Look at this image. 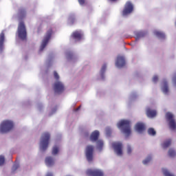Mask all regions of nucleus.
<instances>
[{
  "instance_id": "obj_8",
  "label": "nucleus",
  "mask_w": 176,
  "mask_h": 176,
  "mask_svg": "<svg viewBox=\"0 0 176 176\" xmlns=\"http://www.w3.org/2000/svg\"><path fill=\"white\" fill-rule=\"evenodd\" d=\"M65 90L64 84L63 82L58 81L54 85V91L56 94H61Z\"/></svg>"
},
{
  "instance_id": "obj_34",
  "label": "nucleus",
  "mask_w": 176,
  "mask_h": 176,
  "mask_svg": "<svg viewBox=\"0 0 176 176\" xmlns=\"http://www.w3.org/2000/svg\"><path fill=\"white\" fill-rule=\"evenodd\" d=\"M105 69H107V65H103V66L102 67V69H101V72L102 73L105 72Z\"/></svg>"
},
{
  "instance_id": "obj_40",
  "label": "nucleus",
  "mask_w": 176,
  "mask_h": 176,
  "mask_svg": "<svg viewBox=\"0 0 176 176\" xmlns=\"http://www.w3.org/2000/svg\"><path fill=\"white\" fill-rule=\"evenodd\" d=\"M46 176H53L52 173H48Z\"/></svg>"
},
{
  "instance_id": "obj_9",
  "label": "nucleus",
  "mask_w": 176,
  "mask_h": 176,
  "mask_svg": "<svg viewBox=\"0 0 176 176\" xmlns=\"http://www.w3.org/2000/svg\"><path fill=\"white\" fill-rule=\"evenodd\" d=\"M93 152H94V147L89 145L86 148L85 155L88 162H93Z\"/></svg>"
},
{
  "instance_id": "obj_14",
  "label": "nucleus",
  "mask_w": 176,
  "mask_h": 176,
  "mask_svg": "<svg viewBox=\"0 0 176 176\" xmlns=\"http://www.w3.org/2000/svg\"><path fill=\"white\" fill-rule=\"evenodd\" d=\"M99 137H100V132L98 131H95L91 134L90 140L92 142H96L98 140Z\"/></svg>"
},
{
  "instance_id": "obj_35",
  "label": "nucleus",
  "mask_w": 176,
  "mask_h": 176,
  "mask_svg": "<svg viewBox=\"0 0 176 176\" xmlns=\"http://www.w3.org/2000/svg\"><path fill=\"white\" fill-rule=\"evenodd\" d=\"M127 153L129 154L131 153V146H127Z\"/></svg>"
},
{
  "instance_id": "obj_25",
  "label": "nucleus",
  "mask_w": 176,
  "mask_h": 176,
  "mask_svg": "<svg viewBox=\"0 0 176 176\" xmlns=\"http://www.w3.org/2000/svg\"><path fill=\"white\" fill-rule=\"evenodd\" d=\"M148 133L149 135H156V131L153 128H150L148 129Z\"/></svg>"
},
{
  "instance_id": "obj_27",
  "label": "nucleus",
  "mask_w": 176,
  "mask_h": 176,
  "mask_svg": "<svg viewBox=\"0 0 176 176\" xmlns=\"http://www.w3.org/2000/svg\"><path fill=\"white\" fill-rule=\"evenodd\" d=\"M168 155L170 157H174V156H175L176 153L175 151L173 150V149H169L168 151Z\"/></svg>"
},
{
  "instance_id": "obj_31",
  "label": "nucleus",
  "mask_w": 176,
  "mask_h": 176,
  "mask_svg": "<svg viewBox=\"0 0 176 176\" xmlns=\"http://www.w3.org/2000/svg\"><path fill=\"white\" fill-rule=\"evenodd\" d=\"M54 76L56 80H58L60 79V76H58L57 72H54Z\"/></svg>"
},
{
  "instance_id": "obj_18",
  "label": "nucleus",
  "mask_w": 176,
  "mask_h": 176,
  "mask_svg": "<svg viewBox=\"0 0 176 176\" xmlns=\"http://www.w3.org/2000/svg\"><path fill=\"white\" fill-rule=\"evenodd\" d=\"M3 42H5V33L0 34V50H3Z\"/></svg>"
},
{
  "instance_id": "obj_17",
  "label": "nucleus",
  "mask_w": 176,
  "mask_h": 176,
  "mask_svg": "<svg viewBox=\"0 0 176 176\" xmlns=\"http://www.w3.org/2000/svg\"><path fill=\"white\" fill-rule=\"evenodd\" d=\"M146 115H147L148 118H155V116H156V115H157V113H156L155 110H153V109L148 108L146 110Z\"/></svg>"
},
{
  "instance_id": "obj_24",
  "label": "nucleus",
  "mask_w": 176,
  "mask_h": 176,
  "mask_svg": "<svg viewBox=\"0 0 176 176\" xmlns=\"http://www.w3.org/2000/svg\"><path fill=\"white\" fill-rule=\"evenodd\" d=\"M60 151V148H58V146H55L53 147L52 148V155H57V153H58V151Z\"/></svg>"
},
{
  "instance_id": "obj_21",
  "label": "nucleus",
  "mask_w": 176,
  "mask_h": 176,
  "mask_svg": "<svg viewBox=\"0 0 176 176\" xmlns=\"http://www.w3.org/2000/svg\"><path fill=\"white\" fill-rule=\"evenodd\" d=\"M156 36H157L158 38H160L161 39H164V38H166V35L164 34V33L162 32H155Z\"/></svg>"
},
{
  "instance_id": "obj_28",
  "label": "nucleus",
  "mask_w": 176,
  "mask_h": 176,
  "mask_svg": "<svg viewBox=\"0 0 176 176\" xmlns=\"http://www.w3.org/2000/svg\"><path fill=\"white\" fill-rule=\"evenodd\" d=\"M3 164H5V157L0 155V166H3Z\"/></svg>"
},
{
  "instance_id": "obj_12",
  "label": "nucleus",
  "mask_w": 176,
  "mask_h": 176,
  "mask_svg": "<svg viewBox=\"0 0 176 176\" xmlns=\"http://www.w3.org/2000/svg\"><path fill=\"white\" fill-rule=\"evenodd\" d=\"M124 65H126V60L124 59V57L118 56L116 66L118 67V68H122Z\"/></svg>"
},
{
  "instance_id": "obj_7",
  "label": "nucleus",
  "mask_w": 176,
  "mask_h": 176,
  "mask_svg": "<svg viewBox=\"0 0 176 176\" xmlns=\"http://www.w3.org/2000/svg\"><path fill=\"white\" fill-rule=\"evenodd\" d=\"M133 10H134V6L131 1H127L125 5L124 10H122V16H127L130 14Z\"/></svg>"
},
{
  "instance_id": "obj_20",
  "label": "nucleus",
  "mask_w": 176,
  "mask_h": 176,
  "mask_svg": "<svg viewBox=\"0 0 176 176\" xmlns=\"http://www.w3.org/2000/svg\"><path fill=\"white\" fill-rule=\"evenodd\" d=\"M18 14L20 16V17H24L26 14L25 9L20 8L19 10Z\"/></svg>"
},
{
  "instance_id": "obj_29",
  "label": "nucleus",
  "mask_w": 176,
  "mask_h": 176,
  "mask_svg": "<svg viewBox=\"0 0 176 176\" xmlns=\"http://www.w3.org/2000/svg\"><path fill=\"white\" fill-rule=\"evenodd\" d=\"M151 160H152V157L151 156L147 157L146 159L143 161V164H146L149 163Z\"/></svg>"
},
{
  "instance_id": "obj_6",
  "label": "nucleus",
  "mask_w": 176,
  "mask_h": 176,
  "mask_svg": "<svg viewBox=\"0 0 176 176\" xmlns=\"http://www.w3.org/2000/svg\"><path fill=\"white\" fill-rule=\"evenodd\" d=\"M53 33V31L52 30H50L45 36L44 37L41 47H40V51L42 52L43 49L47 46V43H49V41H50V38H52V34Z\"/></svg>"
},
{
  "instance_id": "obj_10",
  "label": "nucleus",
  "mask_w": 176,
  "mask_h": 176,
  "mask_svg": "<svg viewBox=\"0 0 176 176\" xmlns=\"http://www.w3.org/2000/svg\"><path fill=\"white\" fill-rule=\"evenodd\" d=\"M112 146L118 156H122V155H123V151L122 150V148H123V144H122V143L114 142L112 144Z\"/></svg>"
},
{
  "instance_id": "obj_15",
  "label": "nucleus",
  "mask_w": 176,
  "mask_h": 176,
  "mask_svg": "<svg viewBox=\"0 0 176 176\" xmlns=\"http://www.w3.org/2000/svg\"><path fill=\"white\" fill-rule=\"evenodd\" d=\"M135 130L138 131V133H142V131L145 130V125L143 123L138 122L135 125Z\"/></svg>"
},
{
  "instance_id": "obj_5",
  "label": "nucleus",
  "mask_w": 176,
  "mask_h": 176,
  "mask_svg": "<svg viewBox=\"0 0 176 176\" xmlns=\"http://www.w3.org/2000/svg\"><path fill=\"white\" fill-rule=\"evenodd\" d=\"M165 118L166 119V122H168V125L170 130H176V121L174 117V114L167 112L166 113Z\"/></svg>"
},
{
  "instance_id": "obj_4",
  "label": "nucleus",
  "mask_w": 176,
  "mask_h": 176,
  "mask_svg": "<svg viewBox=\"0 0 176 176\" xmlns=\"http://www.w3.org/2000/svg\"><path fill=\"white\" fill-rule=\"evenodd\" d=\"M17 34L19 39H21V41H27V29L25 28V24H24L23 21L19 22Z\"/></svg>"
},
{
  "instance_id": "obj_26",
  "label": "nucleus",
  "mask_w": 176,
  "mask_h": 176,
  "mask_svg": "<svg viewBox=\"0 0 176 176\" xmlns=\"http://www.w3.org/2000/svg\"><path fill=\"white\" fill-rule=\"evenodd\" d=\"M162 173L164 176H174V175H171V173H170V172L165 168H162Z\"/></svg>"
},
{
  "instance_id": "obj_11",
  "label": "nucleus",
  "mask_w": 176,
  "mask_h": 176,
  "mask_svg": "<svg viewBox=\"0 0 176 176\" xmlns=\"http://www.w3.org/2000/svg\"><path fill=\"white\" fill-rule=\"evenodd\" d=\"M87 175L89 176H104V173L98 169H88L87 170Z\"/></svg>"
},
{
  "instance_id": "obj_16",
  "label": "nucleus",
  "mask_w": 176,
  "mask_h": 176,
  "mask_svg": "<svg viewBox=\"0 0 176 176\" xmlns=\"http://www.w3.org/2000/svg\"><path fill=\"white\" fill-rule=\"evenodd\" d=\"M45 164L49 167L54 164V159L52 157H47L45 158Z\"/></svg>"
},
{
  "instance_id": "obj_13",
  "label": "nucleus",
  "mask_w": 176,
  "mask_h": 176,
  "mask_svg": "<svg viewBox=\"0 0 176 176\" xmlns=\"http://www.w3.org/2000/svg\"><path fill=\"white\" fill-rule=\"evenodd\" d=\"M82 36H83V34H82V32L80 31H75L71 35V38L75 41H80Z\"/></svg>"
},
{
  "instance_id": "obj_37",
  "label": "nucleus",
  "mask_w": 176,
  "mask_h": 176,
  "mask_svg": "<svg viewBox=\"0 0 176 176\" xmlns=\"http://www.w3.org/2000/svg\"><path fill=\"white\" fill-rule=\"evenodd\" d=\"M80 5H85V0H78Z\"/></svg>"
},
{
  "instance_id": "obj_19",
  "label": "nucleus",
  "mask_w": 176,
  "mask_h": 176,
  "mask_svg": "<svg viewBox=\"0 0 176 176\" xmlns=\"http://www.w3.org/2000/svg\"><path fill=\"white\" fill-rule=\"evenodd\" d=\"M162 91L165 94H167V93H168V85L167 84V81L164 82V87H162Z\"/></svg>"
},
{
  "instance_id": "obj_1",
  "label": "nucleus",
  "mask_w": 176,
  "mask_h": 176,
  "mask_svg": "<svg viewBox=\"0 0 176 176\" xmlns=\"http://www.w3.org/2000/svg\"><path fill=\"white\" fill-rule=\"evenodd\" d=\"M118 129H122L124 134L129 137L131 134V122L127 120H122L117 124Z\"/></svg>"
},
{
  "instance_id": "obj_39",
  "label": "nucleus",
  "mask_w": 176,
  "mask_h": 176,
  "mask_svg": "<svg viewBox=\"0 0 176 176\" xmlns=\"http://www.w3.org/2000/svg\"><path fill=\"white\" fill-rule=\"evenodd\" d=\"M79 109H80V106L75 109V112H78V111H79Z\"/></svg>"
},
{
  "instance_id": "obj_33",
  "label": "nucleus",
  "mask_w": 176,
  "mask_h": 176,
  "mask_svg": "<svg viewBox=\"0 0 176 176\" xmlns=\"http://www.w3.org/2000/svg\"><path fill=\"white\" fill-rule=\"evenodd\" d=\"M157 80H159V77H157V76H154V77L153 78V82H154V83H156Z\"/></svg>"
},
{
  "instance_id": "obj_3",
  "label": "nucleus",
  "mask_w": 176,
  "mask_h": 176,
  "mask_svg": "<svg viewBox=\"0 0 176 176\" xmlns=\"http://www.w3.org/2000/svg\"><path fill=\"white\" fill-rule=\"evenodd\" d=\"M50 141V133L48 132H45L41 135V139L40 142V149L43 152H45L49 146V142Z\"/></svg>"
},
{
  "instance_id": "obj_32",
  "label": "nucleus",
  "mask_w": 176,
  "mask_h": 176,
  "mask_svg": "<svg viewBox=\"0 0 176 176\" xmlns=\"http://www.w3.org/2000/svg\"><path fill=\"white\" fill-rule=\"evenodd\" d=\"M17 168H19V164H14L13 166H12V173H14V171H16V170H17Z\"/></svg>"
},
{
  "instance_id": "obj_38",
  "label": "nucleus",
  "mask_w": 176,
  "mask_h": 176,
  "mask_svg": "<svg viewBox=\"0 0 176 176\" xmlns=\"http://www.w3.org/2000/svg\"><path fill=\"white\" fill-rule=\"evenodd\" d=\"M109 134H111V129H107V135H109Z\"/></svg>"
},
{
  "instance_id": "obj_36",
  "label": "nucleus",
  "mask_w": 176,
  "mask_h": 176,
  "mask_svg": "<svg viewBox=\"0 0 176 176\" xmlns=\"http://www.w3.org/2000/svg\"><path fill=\"white\" fill-rule=\"evenodd\" d=\"M173 82L174 85H176V74H175L173 77Z\"/></svg>"
},
{
  "instance_id": "obj_23",
  "label": "nucleus",
  "mask_w": 176,
  "mask_h": 176,
  "mask_svg": "<svg viewBox=\"0 0 176 176\" xmlns=\"http://www.w3.org/2000/svg\"><path fill=\"white\" fill-rule=\"evenodd\" d=\"M97 146L100 151H102V146H104V142L102 140L97 141Z\"/></svg>"
},
{
  "instance_id": "obj_22",
  "label": "nucleus",
  "mask_w": 176,
  "mask_h": 176,
  "mask_svg": "<svg viewBox=\"0 0 176 176\" xmlns=\"http://www.w3.org/2000/svg\"><path fill=\"white\" fill-rule=\"evenodd\" d=\"M170 145H171V140L170 139L165 141L163 143L162 146H163V148H168V146H170Z\"/></svg>"
},
{
  "instance_id": "obj_30",
  "label": "nucleus",
  "mask_w": 176,
  "mask_h": 176,
  "mask_svg": "<svg viewBox=\"0 0 176 176\" xmlns=\"http://www.w3.org/2000/svg\"><path fill=\"white\" fill-rule=\"evenodd\" d=\"M145 35H146V33L144 32H140L138 33L137 36H138L139 38H142V36H145Z\"/></svg>"
},
{
  "instance_id": "obj_2",
  "label": "nucleus",
  "mask_w": 176,
  "mask_h": 176,
  "mask_svg": "<svg viewBox=\"0 0 176 176\" xmlns=\"http://www.w3.org/2000/svg\"><path fill=\"white\" fill-rule=\"evenodd\" d=\"M14 129V122L12 120H4L0 124V133L6 134Z\"/></svg>"
}]
</instances>
